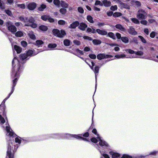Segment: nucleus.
<instances>
[{
    "label": "nucleus",
    "instance_id": "f257e3e1",
    "mask_svg": "<svg viewBox=\"0 0 158 158\" xmlns=\"http://www.w3.org/2000/svg\"><path fill=\"white\" fill-rule=\"evenodd\" d=\"M12 72L11 74V77L15 79L13 80V85L11 92L8 96L2 101V103L4 104L6 101L10 98L11 94L14 90V87L15 86L18 79L20 76L21 72L20 62L16 57L14 56L12 61Z\"/></svg>",
    "mask_w": 158,
    "mask_h": 158
},
{
    "label": "nucleus",
    "instance_id": "f03ea898",
    "mask_svg": "<svg viewBox=\"0 0 158 158\" xmlns=\"http://www.w3.org/2000/svg\"><path fill=\"white\" fill-rule=\"evenodd\" d=\"M21 142L20 138L18 137L15 138V142L14 141V139L9 141L7 147V156H8L9 158H13V156L11 152V148H12L13 151L15 152L18 147V144H17L16 146L15 144L16 143H18L19 144Z\"/></svg>",
    "mask_w": 158,
    "mask_h": 158
},
{
    "label": "nucleus",
    "instance_id": "7ed1b4c3",
    "mask_svg": "<svg viewBox=\"0 0 158 158\" xmlns=\"http://www.w3.org/2000/svg\"><path fill=\"white\" fill-rule=\"evenodd\" d=\"M2 127L6 129L7 132L6 135L10 139H11L15 136V134L10 128L7 122L6 123L5 125H3Z\"/></svg>",
    "mask_w": 158,
    "mask_h": 158
},
{
    "label": "nucleus",
    "instance_id": "20e7f679",
    "mask_svg": "<svg viewBox=\"0 0 158 158\" xmlns=\"http://www.w3.org/2000/svg\"><path fill=\"white\" fill-rule=\"evenodd\" d=\"M38 52L35 53L34 50H29L26 53H24L21 55L20 58L23 60H28L31 56L35 55Z\"/></svg>",
    "mask_w": 158,
    "mask_h": 158
},
{
    "label": "nucleus",
    "instance_id": "39448f33",
    "mask_svg": "<svg viewBox=\"0 0 158 158\" xmlns=\"http://www.w3.org/2000/svg\"><path fill=\"white\" fill-rule=\"evenodd\" d=\"M6 25L8 30L12 33H14L17 31L16 27L13 25V23L10 21H8L6 22Z\"/></svg>",
    "mask_w": 158,
    "mask_h": 158
},
{
    "label": "nucleus",
    "instance_id": "423d86ee",
    "mask_svg": "<svg viewBox=\"0 0 158 158\" xmlns=\"http://www.w3.org/2000/svg\"><path fill=\"white\" fill-rule=\"evenodd\" d=\"M52 32L54 35L60 38L63 37L66 34L65 31L63 30L60 31L58 29H54Z\"/></svg>",
    "mask_w": 158,
    "mask_h": 158
},
{
    "label": "nucleus",
    "instance_id": "0eeeda50",
    "mask_svg": "<svg viewBox=\"0 0 158 158\" xmlns=\"http://www.w3.org/2000/svg\"><path fill=\"white\" fill-rule=\"evenodd\" d=\"M146 12L144 10L140 9L139 10L137 14V18L139 19H144L146 17Z\"/></svg>",
    "mask_w": 158,
    "mask_h": 158
},
{
    "label": "nucleus",
    "instance_id": "6e6552de",
    "mask_svg": "<svg viewBox=\"0 0 158 158\" xmlns=\"http://www.w3.org/2000/svg\"><path fill=\"white\" fill-rule=\"evenodd\" d=\"M92 64V66L90 65V64H89V65L91 68V69L94 72L95 74V77L96 79V81H97V77L98 74L99 67L98 66H96L94 69L93 68V67L94 66V63L93 61H92L91 62Z\"/></svg>",
    "mask_w": 158,
    "mask_h": 158
},
{
    "label": "nucleus",
    "instance_id": "1a4fd4ad",
    "mask_svg": "<svg viewBox=\"0 0 158 158\" xmlns=\"http://www.w3.org/2000/svg\"><path fill=\"white\" fill-rule=\"evenodd\" d=\"M97 138L98 139V141L99 142V145L104 148L108 146V144L104 140L102 139L100 137L98 134L97 135Z\"/></svg>",
    "mask_w": 158,
    "mask_h": 158
},
{
    "label": "nucleus",
    "instance_id": "9d476101",
    "mask_svg": "<svg viewBox=\"0 0 158 158\" xmlns=\"http://www.w3.org/2000/svg\"><path fill=\"white\" fill-rule=\"evenodd\" d=\"M112 56L109 55H105L104 54H99L97 55V58L99 60H101L105 58L112 57Z\"/></svg>",
    "mask_w": 158,
    "mask_h": 158
},
{
    "label": "nucleus",
    "instance_id": "9b49d317",
    "mask_svg": "<svg viewBox=\"0 0 158 158\" xmlns=\"http://www.w3.org/2000/svg\"><path fill=\"white\" fill-rule=\"evenodd\" d=\"M127 31L129 33L132 35H135L137 34V32L132 27H130V28L128 29Z\"/></svg>",
    "mask_w": 158,
    "mask_h": 158
},
{
    "label": "nucleus",
    "instance_id": "f8f14e48",
    "mask_svg": "<svg viewBox=\"0 0 158 158\" xmlns=\"http://www.w3.org/2000/svg\"><path fill=\"white\" fill-rule=\"evenodd\" d=\"M36 6V3L32 2L29 3L27 5V8L30 10H34Z\"/></svg>",
    "mask_w": 158,
    "mask_h": 158
},
{
    "label": "nucleus",
    "instance_id": "ddd939ff",
    "mask_svg": "<svg viewBox=\"0 0 158 158\" xmlns=\"http://www.w3.org/2000/svg\"><path fill=\"white\" fill-rule=\"evenodd\" d=\"M119 6L120 7L121 9H122L123 8L129 9H130V6L128 4L123 3L122 2H119Z\"/></svg>",
    "mask_w": 158,
    "mask_h": 158
},
{
    "label": "nucleus",
    "instance_id": "4468645a",
    "mask_svg": "<svg viewBox=\"0 0 158 158\" xmlns=\"http://www.w3.org/2000/svg\"><path fill=\"white\" fill-rule=\"evenodd\" d=\"M97 32L99 34L102 35H106L107 34V31L105 30H101L99 29H96Z\"/></svg>",
    "mask_w": 158,
    "mask_h": 158
},
{
    "label": "nucleus",
    "instance_id": "2eb2a0df",
    "mask_svg": "<svg viewBox=\"0 0 158 158\" xmlns=\"http://www.w3.org/2000/svg\"><path fill=\"white\" fill-rule=\"evenodd\" d=\"M79 25V23L77 21H75L73 23L71 24L69 28H70L74 29L75 28L77 27Z\"/></svg>",
    "mask_w": 158,
    "mask_h": 158
},
{
    "label": "nucleus",
    "instance_id": "dca6fc26",
    "mask_svg": "<svg viewBox=\"0 0 158 158\" xmlns=\"http://www.w3.org/2000/svg\"><path fill=\"white\" fill-rule=\"evenodd\" d=\"M109 153L112 155V158H118L120 156L119 154L113 152H110Z\"/></svg>",
    "mask_w": 158,
    "mask_h": 158
},
{
    "label": "nucleus",
    "instance_id": "f3484780",
    "mask_svg": "<svg viewBox=\"0 0 158 158\" xmlns=\"http://www.w3.org/2000/svg\"><path fill=\"white\" fill-rule=\"evenodd\" d=\"M87 27V26L84 23H81L80 24V25L78 27L79 29L80 30L84 31L86 28Z\"/></svg>",
    "mask_w": 158,
    "mask_h": 158
},
{
    "label": "nucleus",
    "instance_id": "a211bd4d",
    "mask_svg": "<svg viewBox=\"0 0 158 158\" xmlns=\"http://www.w3.org/2000/svg\"><path fill=\"white\" fill-rule=\"evenodd\" d=\"M103 5H104L105 7H109L110 6L111 4V2L108 1L107 0H104L102 1V3Z\"/></svg>",
    "mask_w": 158,
    "mask_h": 158
},
{
    "label": "nucleus",
    "instance_id": "6ab92c4d",
    "mask_svg": "<svg viewBox=\"0 0 158 158\" xmlns=\"http://www.w3.org/2000/svg\"><path fill=\"white\" fill-rule=\"evenodd\" d=\"M115 27L121 31H126L125 29L124 28L122 25L120 24H118L115 25Z\"/></svg>",
    "mask_w": 158,
    "mask_h": 158
},
{
    "label": "nucleus",
    "instance_id": "aec40b11",
    "mask_svg": "<svg viewBox=\"0 0 158 158\" xmlns=\"http://www.w3.org/2000/svg\"><path fill=\"white\" fill-rule=\"evenodd\" d=\"M121 40L123 43L127 44L129 42V38L127 37H122L121 38Z\"/></svg>",
    "mask_w": 158,
    "mask_h": 158
},
{
    "label": "nucleus",
    "instance_id": "412c9836",
    "mask_svg": "<svg viewBox=\"0 0 158 158\" xmlns=\"http://www.w3.org/2000/svg\"><path fill=\"white\" fill-rule=\"evenodd\" d=\"M126 55L124 54H118L115 55L114 56V57L116 58L117 59H120V58H123L125 57Z\"/></svg>",
    "mask_w": 158,
    "mask_h": 158
},
{
    "label": "nucleus",
    "instance_id": "4be33fe9",
    "mask_svg": "<svg viewBox=\"0 0 158 158\" xmlns=\"http://www.w3.org/2000/svg\"><path fill=\"white\" fill-rule=\"evenodd\" d=\"M14 49L18 53H20L22 51V48L16 45H15Z\"/></svg>",
    "mask_w": 158,
    "mask_h": 158
},
{
    "label": "nucleus",
    "instance_id": "5701e85b",
    "mask_svg": "<svg viewBox=\"0 0 158 158\" xmlns=\"http://www.w3.org/2000/svg\"><path fill=\"white\" fill-rule=\"evenodd\" d=\"M28 35L31 39L33 40L35 39V36L33 32L29 31Z\"/></svg>",
    "mask_w": 158,
    "mask_h": 158
},
{
    "label": "nucleus",
    "instance_id": "b1692460",
    "mask_svg": "<svg viewBox=\"0 0 158 158\" xmlns=\"http://www.w3.org/2000/svg\"><path fill=\"white\" fill-rule=\"evenodd\" d=\"M44 44V42L41 40H38L35 42V45L38 47H40Z\"/></svg>",
    "mask_w": 158,
    "mask_h": 158
},
{
    "label": "nucleus",
    "instance_id": "393cba45",
    "mask_svg": "<svg viewBox=\"0 0 158 158\" xmlns=\"http://www.w3.org/2000/svg\"><path fill=\"white\" fill-rule=\"evenodd\" d=\"M107 36L109 37L112 39L113 40H115L116 37L115 35H114V34L112 32H110L107 33Z\"/></svg>",
    "mask_w": 158,
    "mask_h": 158
},
{
    "label": "nucleus",
    "instance_id": "a878e982",
    "mask_svg": "<svg viewBox=\"0 0 158 158\" xmlns=\"http://www.w3.org/2000/svg\"><path fill=\"white\" fill-rule=\"evenodd\" d=\"M61 6L65 8H67L68 6V4L64 1H61L60 2Z\"/></svg>",
    "mask_w": 158,
    "mask_h": 158
},
{
    "label": "nucleus",
    "instance_id": "bb28decb",
    "mask_svg": "<svg viewBox=\"0 0 158 158\" xmlns=\"http://www.w3.org/2000/svg\"><path fill=\"white\" fill-rule=\"evenodd\" d=\"M23 35V33L21 31H18L15 34V35L18 37H22Z\"/></svg>",
    "mask_w": 158,
    "mask_h": 158
},
{
    "label": "nucleus",
    "instance_id": "cd10ccee",
    "mask_svg": "<svg viewBox=\"0 0 158 158\" xmlns=\"http://www.w3.org/2000/svg\"><path fill=\"white\" fill-rule=\"evenodd\" d=\"M73 135L69 134H65L62 135V136L63 138H64L69 139L72 137Z\"/></svg>",
    "mask_w": 158,
    "mask_h": 158
},
{
    "label": "nucleus",
    "instance_id": "c85d7f7f",
    "mask_svg": "<svg viewBox=\"0 0 158 158\" xmlns=\"http://www.w3.org/2000/svg\"><path fill=\"white\" fill-rule=\"evenodd\" d=\"M46 6L45 4H42L38 7V10L40 11H43L46 7Z\"/></svg>",
    "mask_w": 158,
    "mask_h": 158
},
{
    "label": "nucleus",
    "instance_id": "c756f323",
    "mask_svg": "<svg viewBox=\"0 0 158 158\" xmlns=\"http://www.w3.org/2000/svg\"><path fill=\"white\" fill-rule=\"evenodd\" d=\"M93 43L94 45H98L102 43L101 41L98 39H94L93 40Z\"/></svg>",
    "mask_w": 158,
    "mask_h": 158
},
{
    "label": "nucleus",
    "instance_id": "7c9ffc66",
    "mask_svg": "<svg viewBox=\"0 0 158 158\" xmlns=\"http://www.w3.org/2000/svg\"><path fill=\"white\" fill-rule=\"evenodd\" d=\"M99 150L102 155L105 158H110V157L109 155L105 153L103 151H101L100 149H99Z\"/></svg>",
    "mask_w": 158,
    "mask_h": 158
},
{
    "label": "nucleus",
    "instance_id": "2f4dec72",
    "mask_svg": "<svg viewBox=\"0 0 158 158\" xmlns=\"http://www.w3.org/2000/svg\"><path fill=\"white\" fill-rule=\"evenodd\" d=\"M15 6L23 9H25L26 8V6L24 4H17Z\"/></svg>",
    "mask_w": 158,
    "mask_h": 158
},
{
    "label": "nucleus",
    "instance_id": "473e14b6",
    "mask_svg": "<svg viewBox=\"0 0 158 158\" xmlns=\"http://www.w3.org/2000/svg\"><path fill=\"white\" fill-rule=\"evenodd\" d=\"M61 135L59 134H52L51 137L55 139H59Z\"/></svg>",
    "mask_w": 158,
    "mask_h": 158
},
{
    "label": "nucleus",
    "instance_id": "72a5a7b5",
    "mask_svg": "<svg viewBox=\"0 0 158 158\" xmlns=\"http://www.w3.org/2000/svg\"><path fill=\"white\" fill-rule=\"evenodd\" d=\"M82 136V134L73 135L72 137L75 138L77 139H80Z\"/></svg>",
    "mask_w": 158,
    "mask_h": 158
},
{
    "label": "nucleus",
    "instance_id": "f704fd0d",
    "mask_svg": "<svg viewBox=\"0 0 158 158\" xmlns=\"http://www.w3.org/2000/svg\"><path fill=\"white\" fill-rule=\"evenodd\" d=\"M76 52L77 54L76 55L78 56L79 57V54L83 55L84 54L83 52V51L80 50L78 49H77L76 50ZM76 55V54H75Z\"/></svg>",
    "mask_w": 158,
    "mask_h": 158
},
{
    "label": "nucleus",
    "instance_id": "c9c22d12",
    "mask_svg": "<svg viewBox=\"0 0 158 158\" xmlns=\"http://www.w3.org/2000/svg\"><path fill=\"white\" fill-rule=\"evenodd\" d=\"M39 29L42 31H45L48 30V27L47 26H45L41 25L40 26Z\"/></svg>",
    "mask_w": 158,
    "mask_h": 158
},
{
    "label": "nucleus",
    "instance_id": "e433bc0d",
    "mask_svg": "<svg viewBox=\"0 0 158 158\" xmlns=\"http://www.w3.org/2000/svg\"><path fill=\"white\" fill-rule=\"evenodd\" d=\"M87 19L88 21L90 23H94L93 18L90 15H89L87 16Z\"/></svg>",
    "mask_w": 158,
    "mask_h": 158
},
{
    "label": "nucleus",
    "instance_id": "4c0bfd02",
    "mask_svg": "<svg viewBox=\"0 0 158 158\" xmlns=\"http://www.w3.org/2000/svg\"><path fill=\"white\" fill-rule=\"evenodd\" d=\"M131 21L134 23L135 24H139V21L137 19L135 18H131Z\"/></svg>",
    "mask_w": 158,
    "mask_h": 158
},
{
    "label": "nucleus",
    "instance_id": "58836bf2",
    "mask_svg": "<svg viewBox=\"0 0 158 158\" xmlns=\"http://www.w3.org/2000/svg\"><path fill=\"white\" fill-rule=\"evenodd\" d=\"M57 46L56 44H50L48 45V47L49 48H55Z\"/></svg>",
    "mask_w": 158,
    "mask_h": 158
},
{
    "label": "nucleus",
    "instance_id": "ea45409f",
    "mask_svg": "<svg viewBox=\"0 0 158 158\" xmlns=\"http://www.w3.org/2000/svg\"><path fill=\"white\" fill-rule=\"evenodd\" d=\"M0 122L2 125H3L5 122V120L4 118L0 114Z\"/></svg>",
    "mask_w": 158,
    "mask_h": 158
},
{
    "label": "nucleus",
    "instance_id": "a19ab883",
    "mask_svg": "<svg viewBox=\"0 0 158 158\" xmlns=\"http://www.w3.org/2000/svg\"><path fill=\"white\" fill-rule=\"evenodd\" d=\"M113 16L114 17H118L122 15L121 13L118 12H115L113 14Z\"/></svg>",
    "mask_w": 158,
    "mask_h": 158
},
{
    "label": "nucleus",
    "instance_id": "79ce46f5",
    "mask_svg": "<svg viewBox=\"0 0 158 158\" xmlns=\"http://www.w3.org/2000/svg\"><path fill=\"white\" fill-rule=\"evenodd\" d=\"M25 26H30L33 28H35L37 27V24L33 23H32V24L31 25H28L27 24H25Z\"/></svg>",
    "mask_w": 158,
    "mask_h": 158
},
{
    "label": "nucleus",
    "instance_id": "37998d69",
    "mask_svg": "<svg viewBox=\"0 0 158 158\" xmlns=\"http://www.w3.org/2000/svg\"><path fill=\"white\" fill-rule=\"evenodd\" d=\"M70 41L69 40L66 39L64 40V44L66 46H68L69 45Z\"/></svg>",
    "mask_w": 158,
    "mask_h": 158
},
{
    "label": "nucleus",
    "instance_id": "c03bdc74",
    "mask_svg": "<svg viewBox=\"0 0 158 158\" xmlns=\"http://www.w3.org/2000/svg\"><path fill=\"white\" fill-rule=\"evenodd\" d=\"M60 2L59 0H53L54 4L58 6H59Z\"/></svg>",
    "mask_w": 158,
    "mask_h": 158
},
{
    "label": "nucleus",
    "instance_id": "a18cd8bd",
    "mask_svg": "<svg viewBox=\"0 0 158 158\" xmlns=\"http://www.w3.org/2000/svg\"><path fill=\"white\" fill-rule=\"evenodd\" d=\"M49 16L48 15H44L42 16L41 18L44 21H46L48 19Z\"/></svg>",
    "mask_w": 158,
    "mask_h": 158
},
{
    "label": "nucleus",
    "instance_id": "49530a36",
    "mask_svg": "<svg viewBox=\"0 0 158 158\" xmlns=\"http://www.w3.org/2000/svg\"><path fill=\"white\" fill-rule=\"evenodd\" d=\"M102 2L100 1L96 0L95 2V5H99L100 6H103V4H102Z\"/></svg>",
    "mask_w": 158,
    "mask_h": 158
},
{
    "label": "nucleus",
    "instance_id": "de8ad7c7",
    "mask_svg": "<svg viewBox=\"0 0 158 158\" xmlns=\"http://www.w3.org/2000/svg\"><path fill=\"white\" fill-rule=\"evenodd\" d=\"M138 37L140 38L141 41L144 44H146L147 42L145 39L142 36L139 35V36Z\"/></svg>",
    "mask_w": 158,
    "mask_h": 158
},
{
    "label": "nucleus",
    "instance_id": "09e8293b",
    "mask_svg": "<svg viewBox=\"0 0 158 158\" xmlns=\"http://www.w3.org/2000/svg\"><path fill=\"white\" fill-rule=\"evenodd\" d=\"M77 10L79 13L82 14L84 12V10L83 8L81 7H79L77 8Z\"/></svg>",
    "mask_w": 158,
    "mask_h": 158
},
{
    "label": "nucleus",
    "instance_id": "8fccbe9b",
    "mask_svg": "<svg viewBox=\"0 0 158 158\" xmlns=\"http://www.w3.org/2000/svg\"><path fill=\"white\" fill-rule=\"evenodd\" d=\"M65 22L64 20H60L58 21V23L60 25H64L65 24Z\"/></svg>",
    "mask_w": 158,
    "mask_h": 158
},
{
    "label": "nucleus",
    "instance_id": "3c124183",
    "mask_svg": "<svg viewBox=\"0 0 158 158\" xmlns=\"http://www.w3.org/2000/svg\"><path fill=\"white\" fill-rule=\"evenodd\" d=\"M60 11L62 14H65L66 12V10L65 9L62 8L60 9Z\"/></svg>",
    "mask_w": 158,
    "mask_h": 158
},
{
    "label": "nucleus",
    "instance_id": "603ef678",
    "mask_svg": "<svg viewBox=\"0 0 158 158\" xmlns=\"http://www.w3.org/2000/svg\"><path fill=\"white\" fill-rule=\"evenodd\" d=\"M89 56L91 59H95L96 58V55L93 54H89Z\"/></svg>",
    "mask_w": 158,
    "mask_h": 158
},
{
    "label": "nucleus",
    "instance_id": "864d4df0",
    "mask_svg": "<svg viewBox=\"0 0 158 158\" xmlns=\"http://www.w3.org/2000/svg\"><path fill=\"white\" fill-rule=\"evenodd\" d=\"M132 42H134L136 44H138V40L137 38H135V37L133 38V40H132L131 41H130V43H131Z\"/></svg>",
    "mask_w": 158,
    "mask_h": 158
},
{
    "label": "nucleus",
    "instance_id": "5fc2aeb1",
    "mask_svg": "<svg viewBox=\"0 0 158 158\" xmlns=\"http://www.w3.org/2000/svg\"><path fill=\"white\" fill-rule=\"evenodd\" d=\"M20 20L23 22L25 23L27 21V18L24 19L23 17L20 16L19 17Z\"/></svg>",
    "mask_w": 158,
    "mask_h": 158
},
{
    "label": "nucleus",
    "instance_id": "6e6d98bb",
    "mask_svg": "<svg viewBox=\"0 0 158 158\" xmlns=\"http://www.w3.org/2000/svg\"><path fill=\"white\" fill-rule=\"evenodd\" d=\"M135 54L138 55L142 56L143 55V53L142 51H138L137 52H135Z\"/></svg>",
    "mask_w": 158,
    "mask_h": 158
},
{
    "label": "nucleus",
    "instance_id": "4d7b16f0",
    "mask_svg": "<svg viewBox=\"0 0 158 158\" xmlns=\"http://www.w3.org/2000/svg\"><path fill=\"white\" fill-rule=\"evenodd\" d=\"M117 6L116 5H114V6H111L110 7V9L114 11L117 10Z\"/></svg>",
    "mask_w": 158,
    "mask_h": 158
},
{
    "label": "nucleus",
    "instance_id": "13d9d810",
    "mask_svg": "<svg viewBox=\"0 0 158 158\" xmlns=\"http://www.w3.org/2000/svg\"><path fill=\"white\" fill-rule=\"evenodd\" d=\"M73 43L77 45H79L81 44V42L77 40H73Z\"/></svg>",
    "mask_w": 158,
    "mask_h": 158
},
{
    "label": "nucleus",
    "instance_id": "bf43d9fd",
    "mask_svg": "<svg viewBox=\"0 0 158 158\" xmlns=\"http://www.w3.org/2000/svg\"><path fill=\"white\" fill-rule=\"evenodd\" d=\"M132 156L127 154L123 155L121 158H132Z\"/></svg>",
    "mask_w": 158,
    "mask_h": 158
},
{
    "label": "nucleus",
    "instance_id": "052dcab7",
    "mask_svg": "<svg viewBox=\"0 0 158 158\" xmlns=\"http://www.w3.org/2000/svg\"><path fill=\"white\" fill-rule=\"evenodd\" d=\"M21 44L24 47H26L27 45V42L24 41H22L21 42Z\"/></svg>",
    "mask_w": 158,
    "mask_h": 158
},
{
    "label": "nucleus",
    "instance_id": "680f3d73",
    "mask_svg": "<svg viewBox=\"0 0 158 158\" xmlns=\"http://www.w3.org/2000/svg\"><path fill=\"white\" fill-rule=\"evenodd\" d=\"M83 38L85 40H92V39L91 37H89L88 36H84L83 37Z\"/></svg>",
    "mask_w": 158,
    "mask_h": 158
},
{
    "label": "nucleus",
    "instance_id": "e2e57ef3",
    "mask_svg": "<svg viewBox=\"0 0 158 158\" xmlns=\"http://www.w3.org/2000/svg\"><path fill=\"white\" fill-rule=\"evenodd\" d=\"M90 140L91 142L94 143H96L98 142V140L95 138H92Z\"/></svg>",
    "mask_w": 158,
    "mask_h": 158
},
{
    "label": "nucleus",
    "instance_id": "0e129e2a",
    "mask_svg": "<svg viewBox=\"0 0 158 158\" xmlns=\"http://www.w3.org/2000/svg\"><path fill=\"white\" fill-rule=\"evenodd\" d=\"M5 11L6 13L10 16H11L12 14L11 11L9 10H6Z\"/></svg>",
    "mask_w": 158,
    "mask_h": 158
},
{
    "label": "nucleus",
    "instance_id": "69168bd1",
    "mask_svg": "<svg viewBox=\"0 0 158 158\" xmlns=\"http://www.w3.org/2000/svg\"><path fill=\"white\" fill-rule=\"evenodd\" d=\"M135 5H136L138 7L140 6L141 5L140 2L137 1H135Z\"/></svg>",
    "mask_w": 158,
    "mask_h": 158
},
{
    "label": "nucleus",
    "instance_id": "338daca9",
    "mask_svg": "<svg viewBox=\"0 0 158 158\" xmlns=\"http://www.w3.org/2000/svg\"><path fill=\"white\" fill-rule=\"evenodd\" d=\"M147 23V21L145 20H142L140 21V23L144 25H146Z\"/></svg>",
    "mask_w": 158,
    "mask_h": 158
},
{
    "label": "nucleus",
    "instance_id": "774afa93",
    "mask_svg": "<svg viewBox=\"0 0 158 158\" xmlns=\"http://www.w3.org/2000/svg\"><path fill=\"white\" fill-rule=\"evenodd\" d=\"M34 18L32 17H31L29 19V22L31 23H32L34 22Z\"/></svg>",
    "mask_w": 158,
    "mask_h": 158
}]
</instances>
